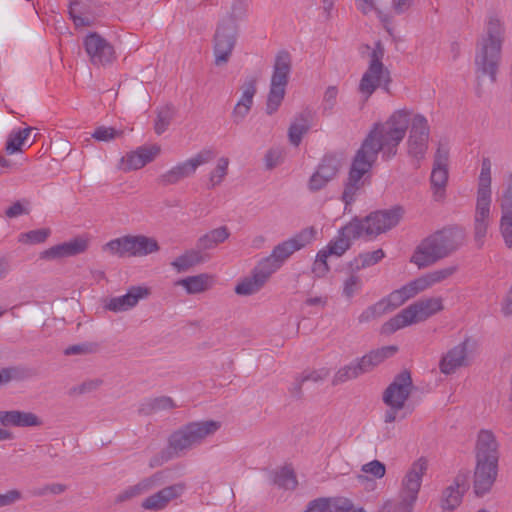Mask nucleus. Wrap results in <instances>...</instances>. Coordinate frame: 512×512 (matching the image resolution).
<instances>
[{"instance_id": "obj_62", "label": "nucleus", "mask_w": 512, "mask_h": 512, "mask_svg": "<svg viewBox=\"0 0 512 512\" xmlns=\"http://www.w3.org/2000/svg\"><path fill=\"white\" fill-rule=\"evenodd\" d=\"M122 161L125 171L138 170L145 166V161L142 160L141 156L138 155L136 151L128 153Z\"/></svg>"}, {"instance_id": "obj_17", "label": "nucleus", "mask_w": 512, "mask_h": 512, "mask_svg": "<svg viewBox=\"0 0 512 512\" xmlns=\"http://www.w3.org/2000/svg\"><path fill=\"white\" fill-rule=\"evenodd\" d=\"M150 294L151 290L146 286H131L126 294L106 299L103 307L114 313L125 312L136 307L139 301L147 299Z\"/></svg>"}, {"instance_id": "obj_23", "label": "nucleus", "mask_w": 512, "mask_h": 512, "mask_svg": "<svg viewBox=\"0 0 512 512\" xmlns=\"http://www.w3.org/2000/svg\"><path fill=\"white\" fill-rule=\"evenodd\" d=\"M469 489V472H459L454 478L453 483L448 486L442 495V507L445 510L452 511L458 507L462 501L464 493Z\"/></svg>"}, {"instance_id": "obj_32", "label": "nucleus", "mask_w": 512, "mask_h": 512, "mask_svg": "<svg viewBox=\"0 0 512 512\" xmlns=\"http://www.w3.org/2000/svg\"><path fill=\"white\" fill-rule=\"evenodd\" d=\"M396 346H385L369 352L363 357L356 360L361 373L365 374L372 371L377 365L382 363L388 357H391L397 352Z\"/></svg>"}, {"instance_id": "obj_13", "label": "nucleus", "mask_w": 512, "mask_h": 512, "mask_svg": "<svg viewBox=\"0 0 512 512\" xmlns=\"http://www.w3.org/2000/svg\"><path fill=\"white\" fill-rule=\"evenodd\" d=\"M472 341L470 338H465L459 344L453 346L439 361V370L442 374L451 375L462 367H467L471 362V347Z\"/></svg>"}, {"instance_id": "obj_11", "label": "nucleus", "mask_w": 512, "mask_h": 512, "mask_svg": "<svg viewBox=\"0 0 512 512\" xmlns=\"http://www.w3.org/2000/svg\"><path fill=\"white\" fill-rule=\"evenodd\" d=\"M83 45L93 66L106 67L116 59L113 45L96 32L88 34Z\"/></svg>"}, {"instance_id": "obj_15", "label": "nucleus", "mask_w": 512, "mask_h": 512, "mask_svg": "<svg viewBox=\"0 0 512 512\" xmlns=\"http://www.w3.org/2000/svg\"><path fill=\"white\" fill-rule=\"evenodd\" d=\"M413 388L411 373L403 370L397 374L393 381L383 392V402L393 404L396 408H404Z\"/></svg>"}, {"instance_id": "obj_4", "label": "nucleus", "mask_w": 512, "mask_h": 512, "mask_svg": "<svg viewBox=\"0 0 512 512\" xmlns=\"http://www.w3.org/2000/svg\"><path fill=\"white\" fill-rule=\"evenodd\" d=\"M491 161L482 159L481 171L478 178L476 207L473 217V239L478 248H482L491 223Z\"/></svg>"}, {"instance_id": "obj_46", "label": "nucleus", "mask_w": 512, "mask_h": 512, "mask_svg": "<svg viewBox=\"0 0 512 512\" xmlns=\"http://www.w3.org/2000/svg\"><path fill=\"white\" fill-rule=\"evenodd\" d=\"M384 256L385 253L382 249H377L373 252L362 253L350 262V267L353 270H361L378 263L384 258Z\"/></svg>"}, {"instance_id": "obj_43", "label": "nucleus", "mask_w": 512, "mask_h": 512, "mask_svg": "<svg viewBox=\"0 0 512 512\" xmlns=\"http://www.w3.org/2000/svg\"><path fill=\"white\" fill-rule=\"evenodd\" d=\"M33 128L26 127L24 129L13 130L6 141L5 150L9 155L15 154L17 152L22 151L21 147L28 140L29 135L31 134Z\"/></svg>"}, {"instance_id": "obj_35", "label": "nucleus", "mask_w": 512, "mask_h": 512, "mask_svg": "<svg viewBox=\"0 0 512 512\" xmlns=\"http://www.w3.org/2000/svg\"><path fill=\"white\" fill-rule=\"evenodd\" d=\"M194 175L187 161L179 162L166 172L160 174L156 181L160 186L167 187L175 185L180 181Z\"/></svg>"}, {"instance_id": "obj_30", "label": "nucleus", "mask_w": 512, "mask_h": 512, "mask_svg": "<svg viewBox=\"0 0 512 512\" xmlns=\"http://www.w3.org/2000/svg\"><path fill=\"white\" fill-rule=\"evenodd\" d=\"M273 273L272 269H267L261 262L254 268L253 273L250 277L243 279L235 287V293L238 295H252L258 292L264 284L267 282L269 277Z\"/></svg>"}, {"instance_id": "obj_16", "label": "nucleus", "mask_w": 512, "mask_h": 512, "mask_svg": "<svg viewBox=\"0 0 512 512\" xmlns=\"http://www.w3.org/2000/svg\"><path fill=\"white\" fill-rule=\"evenodd\" d=\"M427 469V460L423 457L419 458L411 465L403 478L401 498L405 499L408 505L415 503L421 487L422 477L425 475Z\"/></svg>"}, {"instance_id": "obj_5", "label": "nucleus", "mask_w": 512, "mask_h": 512, "mask_svg": "<svg viewBox=\"0 0 512 512\" xmlns=\"http://www.w3.org/2000/svg\"><path fill=\"white\" fill-rule=\"evenodd\" d=\"M443 309L444 305L441 297L420 299L385 322L382 325L381 332L383 334L394 333L408 325L425 321Z\"/></svg>"}, {"instance_id": "obj_19", "label": "nucleus", "mask_w": 512, "mask_h": 512, "mask_svg": "<svg viewBox=\"0 0 512 512\" xmlns=\"http://www.w3.org/2000/svg\"><path fill=\"white\" fill-rule=\"evenodd\" d=\"M407 300L401 289L394 290L386 298L366 308L358 317L360 323H366L400 307Z\"/></svg>"}, {"instance_id": "obj_22", "label": "nucleus", "mask_w": 512, "mask_h": 512, "mask_svg": "<svg viewBox=\"0 0 512 512\" xmlns=\"http://www.w3.org/2000/svg\"><path fill=\"white\" fill-rule=\"evenodd\" d=\"M498 475V464L478 462L474 470L473 488L478 497L488 493Z\"/></svg>"}, {"instance_id": "obj_47", "label": "nucleus", "mask_w": 512, "mask_h": 512, "mask_svg": "<svg viewBox=\"0 0 512 512\" xmlns=\"http://www.w3.org/2000/svg\"><path fill=\"white\" fill-rule=\"evenodd\" d=\"M274 483L286 490H293L297 487L298 481L294 470L289 466H284L275 473Z\"/></svg>"}, {"instance_id": "obj_63", "label": "nucleus", "mask_w": 512, "mask_h": 512, "mask_svg": "<svg viewBox=\"0 0 512 512\" xmlns=\"http://www.w3.org/2000/svg\"><path fill=\"white\" fill-rule=\"evenodd\" d=\"M362 471L371 474L376 478H382L386 473V468L382 462L373 460L367 464H364L362 466Z\"/></svg>"}, {"instance_id": "obj_45", "label": "nucleus", "mask_w": 512, "mask_h": 512, "mask_svg": "<svg viewBox=\"0 0 512 512\" xmlns=\"http://www.w3.org/2000/svg\"><path fill=\"white\" fill-rule=\"evenodd\" d=\"M340 167L341 159L336 155L328 154L323 157L316 171L331 181L336 177Z\"/></svg>"}, {"instance_id": "obj_38", "label": "nucleus", "mask_w": 512, "mask_h": 512, "mask_svg": "<svg viewBox=\"0 0 512 512\" xmlns=\"http://www.w3.org/2000/svg\"><path fill=\"white\" fill-rule=\"evenodd\" d=\"M230 232L226 226L213 229L201 236L196 243V247L202 252L215 248L220 243L228 239Z\"/></svg>"}, {"instance_id": "obj_41", "label": "nucleus", "mask_w": 512, "mask_h": 512, "mask_svg": "<svg viewBox=\"0 0 512 512\" xmlns=\"http://www.w3.org/2000/svg\"><path fill=\"white\" fill-rule=\"evenodd\" d=\"M205 261V257L202 252L196 247V249L187 250L184 254L178 256L171 265L178 272H185L189 270L191 267L203 263Z\"/></svg>"}, {"instance_id": "obj_57", "label": "nucleus", "mask_w": 512, "mask_h": 512, "mask_svg": "<svg viewBox=\"0 0 512 512\" xmlns=\"http://www.w3.org/2000/svg\"><path fill=\"white\" fill-rule=\"evenodd\" d=\"M400 289L406 300H409L418 295L419 293L427 290L421 276L410 281L406 285L402 286Z\"/></svg>"}, {"instance_id": "obj_14", "label": "nucleus", "mask_w": 512, "mask_h": 512, "mask_svg": "<svg viewBox=\"0 0 512 512\" xmlns=\"http://www.w3.org/2000/svg\"><path fill=\"white\" fill-rule=\"evenodd\" d=\"M434 233L424 238L414 250L410 262L419 269L429 267L447 258Z\"/></svg>"}, {"instance_id": "obj_55", "label": "nucleus", "mask_w": 512, "mask_h": 512, "mask_svg": "<svg viewBox=\"0 0 512 512\" xmlns=\"http://www.w3.org/2000/svg\"><path fill=\"white\" fill-rule=\"evenodd\" d=\"M99 351V345L94 342H85L67 347L65 355H88Z\"/></svg>"}, {"instance_id": "obj_9", "label": "nucleus", "mask_w": 512, "mask_h": 512, "mask_svg": "<svg viewBox=\"0 0 512 512\" xmlns=\"http://www.w3.org/2000/svg\"><path fill=\"white\" fill-rule=\"evenodd\" d=\"M403 212V209L397 206L388 210L372 212L364 219L355 217L352 220L360 226L361 237H376L395 227L400 222Z\"/></svg>"}, {"instance_id": "obj_59", "label": "nucleus", "mask_w": 512, "mask_h": 512, "mask_svg": "<svg viewBox=\"0 0 512 512\" xmlns=\"http://www.w3.org/2000/svg\"><path fill=\"white\" fill-rule=\"evenodd\" d=\"M122 133V131H118L112 127L99 126L95 129L92 137L97 141L108 142L119 137Z\"/></svg>"}, {"instance_id": "obj_42", "label": "nucleus", "mask_w": 512, "mask_h": 512, "mask_svg": "<svg viewBox=\"0 0 512 512\" xmlns=\"http://www.w3.org/2000/svg\"><path fill=\"white\" fill-rule=\"evenodd\" d=\"M458 271L457 265H450L443 268H439L436 270H432L424 275H422L423 283L425 284L427 289L431 287L443 283L453 277Z\"/></svg>"}, {"instance_id": "obj_27", "label": "nucleus", "mask_w": 512, "mask_h": 512, "mask_svg": "<svg viewBox=\"0 0 512 512\" xmlns=\"http://www.w3.org/2000/svg\"><path fill=\"white\" fill-rule=\"evenodd\" d=\"M361 228L357 222L351 220L348 224L343 226L338 235L329 242L327 248L329 252L335 256H342L352 245V241L361 237Z\"/></svg>"}, {"instance_id": "obj_20", "label": "nucleus", "mask_w": 512, "mask_h": 512, "mask_svg": "<svg viewBox=\"0 0 512 512\" xmlns=\"http://www.w3.org/2000/svg\"><path fill=\"white\" fill-rule=\"evenodd\" d=\"M448 162L449 147L446 143L440 142L434 156L433 169L430 177V182L435 189V194H437L438 191H443L447 184Z\"/></svg>"}, {"instance_id": "obj_60", "label": "nucleus", "mask_w": 512, "mask_h": 512, "mask_svg": "<svg viewBox=\"0 0 512 512\" xmlns=\"http://www.w3.org/2000/svg\"><path fill=\"white\" fill-rule=\"evenodd\" d=\"M66 489H67V486L64 485V484L53 483V484L45 485V486L40 487V488L33 489L32 490V495L36 496V497H42V496H45L47 494L58 495V494H61V493L65 492Z\"/></svg>"}, {"instance_id": "obj_24", "label": "nucleus", "mask_w": 512, "mask_h": 512, "mask_svg": "<svg viewBox=\"0 0 512 512\" xmlns=\"http://www.w3.org/2000/svg\"><path fill=\"white\" fill-rule=\"evenodd\" d=\"M447 257L460 249L466 241L465 228L459 225L446 226L434 232Z\"/></svg>"}, {"instance_id": "obj_33", "label": "nucleus", "mask_w": 512, "mask_h": 512, "mask_svg": "<svg viewBox=\"0 0 512 512\" xmlns=\"http://www.w3.org/2000/svg\"><path fill=\"white\" fill-rule=\"evenodd\" d=\"M313 507L312 512H349L353 509L351 500L345 497L318 498L309 502L308 507Z\"/></svg>"}, {"instance_id": "obj_48", "label": "nucleus", "mask_w": 512, "mask_h": 512, "mask_svg": "<svg viewBox=\"0 0 512 512\" xmlns=\"http://www.w3.org/2000/svg\"><path fill=\"white\" fill-rule=\"evenodd\" d=\"M174 116L175 108L172 105L167 104L161 107L157 112V117L154 124L156 134H163L167 130Z\"/></svg>"}, {"instance_id": "obj_26", "label": "nucleus", "mask_w": 512, "mask_h": 512, "mask_svg": "<svg viewBox=\"0 0 512 512\" xmlns=\"http://www.w3.org/2000/svg\"><path fill=\"white\" fill-rule=\"evenodd\" d=\"M495 435L489 430H481L477 437L475 457L478 462L498 464L499 450Z\"/></svg>"}, {"instance_id": "obj_40", "label": "nucleus", "mask_w": 512, "mask_h": 512, "mask_svg": "<svg viewBox=\"0 0 512 512\" xmlns=\"http://www.w3.org/2000/svg\"><path fill=\"white\" fill-rule=\"evenodd\" d=\"M310 118V112H302L290 125L288 136L290 143L294 146H298L302 140L303 135L308 132L310 128Z\"/></svg>"}, {"instance_id": "obj_52", "label": "nucleus", "mask_w": 512, "mask_h": 512, "mask_svg": "<svg viewBox=\"0 0 512 512\" xmlns=\"http://www.w3.org/2000/svg\"><path fill=\"white\" fill-rule=\"evenodd\" d=\"M229 159L226 157L219 158L215 169L210 174V187L219 185L227 174Z\"/></svg>"}, {"instance_id": "obj_28", "label": "nucleus", "mask_w": 512, "mask_h": 512, "mask_svg": "<svg viewBox=\"0 0 512 512\" xmlns=\"http://www.w3.org/2000/svg\"><path fill=\"white\" fill-rule=\"evenodd\" d=\"M89 240L84 237H76L68 242H64L41 253L42 259H60L64 257L75 256L85 252L88 248Z\"/></svg>"}, {"instance_id": "obj_6", "label": "nucleus", "mask_w": 512, "mask_h": 512, "mask_svg": "<svg viewBox=\"0 0 512 512\" xmlns=\"http://www.w3.org/2000/svg\"><path fill=\"white\" fill-rule=\"evenodd\" d=\"M292 70V56L286 50L279 51L274 60L270 89L266 102V113L274 114L280 107L285 94L286 86Z\"/></svg>"}, {"instance_id": "obj_64", "label": "nucleus", "mask_w": 512, "mask_h": 512, "mask_svg": "<svg viewBox=\"0 0 512 512\" xmlns=\"http://www.w3.org/2000/svg\"><path fill=\"white\" fill-rule=\"evenodd\" d=\"M283 160V152L279 148H272L268 150L265 155V165L267 169H273L278 166Z\"/></svg>"}, {"instance_id": "obj_44", "label": "nucleus", "mask_w": 512, "mask_h": 512, "mask_svg": "<svg viewBox=\"0 0 512 512\" xmlns=\"http://www.w3.org/2000/svg\"><path fill=\"white\" fill-rule=\"evenodd\" d=\"M250 0H231L226 15L220 21L237 24L238 21L245 19Z\"/></svg>"}, {"instance_id": "obj_10", "label": "nucleus", "mask_w": 512, "mask_h": 512, "mask_svg": "<svg viewBox=\"0 0 512 512\" xmlns=\"http://www.w3.org/2000/svg\"><path fill=\"white\" fill-rule=\"evenodd\" d=\"M238 38V24L219 21L213 36L214 64L226 65L233 53Z\"/></svg>"}, {"instance_id": "obj_54", "label": "nucleus", "mask_w": 512, "mask_h": 512, "mask_svg": "<svg viewBox=\"0 0 512 512\" xmlns=\"http://www.w3.org/2000/svg\"><path fill=\"white\" fill-rule=\"evenodd\" d=\"M50 235V229L42 228L21 234L19 241L26 244L43 243Z\"/></svg>"}, {"instance_id": "obj_51", "label": "nucleus", "mask_w": 512, "mask_h": 512, "mask_svg": "<svg viewBox=\"0 0 512 512\" xmlns=\"http://www.w3.org/2000/svg\"><path fill=\"white\" fill-rule=\"evenodd\" d=\"M103 384V380L99 378L88 379L79 385H76L69 389L68 394L70 396H80L88 394L98 390Z\"/></svg>"}, {"instance_id": "obj_12", "label": "nucleus", "mask_w": 512, "mask_h": 512, "mask_svg": "<svg viewBox=\"0 0 512 512\" xmlns=\"http://www.w3.org/2000/svg\"><path fill=\"white\" fill-rule=\"evenodd\" d=\"M410 132L407 141L408 154L418 162L425 157L428 149L429 125L427 119L416 114L410 117Z\"/></svg>"}, {"instance_id": "obj_2", "label": "nucleus", "mask_w": 512, "mask_h": 512, "mask_svg": "<svg viewBox=\"0 0 512 512\" xmlns=\"http://www.w3.org/2000/svg\"><path fill=\"white\" fill-rule=\"evenodd\" d=\"M504 34L505 29L500 19L489 17L485 30L476 43L474 64L478 83L486 76L491 83L496 82Z\"/></svg>"}, {"instance_id": "obj_49", "label": "nucleus", "mask_w": 512, "mask_h": 512, "mask_svg": "<svg viewBox=\"0 0 512 512\" xmlns=\"http://www.w3.org/2000/svg\"><path fill=\"white\" fill-rule=\"evenodd\" d=\"M360 375H362L361 368H359L357 362H351L350 364L340 368L335 373L332 379V385L337 386L349 380L356 379Z\"/></svg>"}, {"instance_id": "obj_53", "label": "nucleus", "mask_w": 512, "mask_h": 512, "mask_svg": "<svg viewBox=\"0 0 512 512\" xmlns=\"http://www.w3.org/2000/svg\"><path fill=\"white\" fill-rule=\"evenodd\" d=\"M25 371L19 367H6L0 370V387L11 381H19L25 378Z\"/></svg>"}, {"instance_id": "obj_39", "label": "nucleus", "mask_w": 512, "mask_h": 512, "mask_svg": "<svg viewBox=\"0 0 512 512\" xmlns=\"http://www.w3.org/2000/svg\"><path fill=\"white\" fill-rule=\"evenodd\" d=\"M102 250L119 258L132 257L131 234L110 240Z\"/></svg>"}, {"instance_id": "obj_50", "label": "nucleus", "mask_w": 512, "mask_h": 512, "mask_svg": "<svg viewBox=\"0 0 512 512\" xmlns=\"http://www.w3.org/2000/svg\"><path fill=\"white\" fill-rule=\"evenodd\" d=\"M500 208L502 215L512 216V172L506 177L505 188L500 200Z\"/></svg>"}, {"instance_id": "obj_8", "label": "nucleus", "mask_w": 512, "mask_h": 512, "mask_svg": "<svg viewBox=\"0 0 512 512\" xmlns=\"http://www.w3.org/2000/svg\"><path fill=\"white\" fill-rule=\"evenodd\" d=\"M315 236V228L307 227L294 237L275 246L272 253L263 259L261 263L267 269L273 268L274 273L294 252L310 244L315 239Z\"/></svg>"}, {"instance_id": "obj_29", "label": "nucleus", "mask_w": 512, "mask_h": 512, "mask_svg": "<svg viewBox=\"0 0 512 512\" xmlns=\"http://www.w3.org/2000/svg\"><path fill=\"white\" fill-rule=\"evenodd\" d=\"M241 97L236 103L231 117L235 124H240L245 117L249 114L252 105L253 99L257 92V81L255 78H248L245 80L243 85L241 86Z\"/></svg>"}, {"instance_id": "obj_61", "label": "nucleus", "mask_w": 512, "mask_h": 512, "mask_svg": "<svg viewBox=\"0 0 512 512\" xmlns=\"http://www.w3.org/2000/svg\"><path fill=\"white\" fill-rule=\"evenodd\" d=\"M361 278L358 275L351 274L345 281L343 285V294L348 299L352 298L354 294L361 287Z\"/></svg>"}, {"instance_id": "obj_31", "label": "nucleus", "mask_w": 512, "mask_h": 512, "mask_svg": "<svg viewBox=\"0 0 512 512\" xmlns=\"http://www.w3.org/2000/svg\"><path fill=\"white\" fill-rule=\"evenodd\" d=\"M0 424L5 427H38L42 425V420L32 412L19 410L0 411Z\"/></svg>"}, {"instance_id": "obj_58", "label": "nucleus", "mask_w": 512, "mask_h": 512, "mask_svg": "<svg viewBox=\"0 0 512 512\" xmlns=\"http://www.w3.org/2000/svg\"><path fill=\"white\" fill-rule=\"evenodd\" d=\"M500 234L504 240L506 247L512 250V216L501 214Z\"/></svg>"}, {"instance_id": "obj_36", "label": "nucleus", "mask_w": 512, "mask_h": 512, "mask_svg": "<svg viewBox=\"0 0 512 512\" xmlns=\"http://www.w3.org/2000/svg\"><path fill=\"white\" fill-rule=\"evenodd\" d=\"M132 257H144L160 250L158 241L154 237L143 234L131 235Z\"/></svg>"}, {"instance_id": "obj_37", "label": "nucleus", "mask_w": 512, "mask_h": 512, "mask_svg": "<svg viewBox=\"0 0 512 512\" xmlns=\"http://www.w3.org/2000/svg\"><path fill=\"white\" fill-rule=\"evenodd\" d=\"M177 405L174 400L169 396H160L155 398H150L143 403L140 404L138 408V413L143 416H149L154 413L171 410L176 408Z\"/></svg>"}, {"instance_id": "obj_56", "label": "nucleus", "mask_w": 512, "mask_h": 512, "mask_svg": "<svg viewBox=\"0 0 512 512\" xmlns=\"http://www.w3.org/2000/svg\"><path fill=\"white\" fill-rule=\"evenodd\" d=\"M215 158V152L211 149H204L194 157L186 160L192 172L195 174L199 166L209 163Z\"/></svg>"}, {"instance_id": "obj_1", "label": "nucleus", "mask_w": 512, "mask_h": 512, "mask_svg": "<svg viewBox=\"0 0 512 512\" xmlns=\"http://www.w3.org/2000/svg\"><path fill=\"white\" fill-rule=\"evenodd\" d=\"M411 112L406 109L395 111L384 123H376L357 150L349 169L342 200L345 210L356 199L366 183L377 161L378 154L389 160L397 154V148L404 139L410 124Z\"/></svg>"}, {"instance_id": "obj_3", "label": "nucleus", "mask_w": 512, "mask_h": 512, "mask_svg": "<svg viewBox=\"0 0 512 512\" xmlns=\"http://www.w3.org/2000/svg\"><path fill=\"white\" fill-rule=\"evenodd\" d=\"M221 428V423L215 420L189 422L175 430L168 438L167 456L162 460L153 458L150 467H156L171 458L186 454L189 450L201 445L208 437L214 435Z\"/></svg>"}, {"instance_id": "obj_18", "label": "nucleus", "mask_w": 512, "mask_h": 512, "mask_svg": "<svg viewBox=\"0 0 512 512\" xmlns=\"http://www.w3.org/2000/svg\"><path fill=\"white\" fill-rule=\"evenodd\" d=\"M185 490L186 485L183 482L166 486L153 493L152 495L146 497L142 501L141 507L149 511L164 510L172 501L180 498Z\"/></svg>"}, {"instance_id": "obj_34", "label": "nucleus", "mask_w": 512, "mask_h": 512, "mask_svg": "<svg viewBox=\"0 0 512 512\" xmlns=\"http://www.w3.org/2000/svg\"><path fill=\"white\" fill-rule=\"evenodd\" d=\"M214 283V277L207 273H201L194 276H188L176 282L177 286H181L188 294H199L209 290Z\"/></svg>"}, {"instance_id": "obj_7", "label": "nucleus", "mask_w": 512, "mask_h": 512, "mask_svg": "<svg viewBox=\"0 0 512 512\" xmlns=\"http://www.w3.org/2000/svg\"><path fill=\"white\" fill-rule=\"evenodd\" d=\"M384 47L381 42H377L375 48L370 53V60L367 70L362 75L358 90L364 95V101L380 87L386 91L391 83V75L389 69L383 64Z\"/></svg>"}, {"instance_id": "obj_25", "label": "nucleus", "mask_w": 512, "mask_h": 512, "mask_svg": "<svg viewBox=\"0 0 512 512\" xmlns=\"http://www.w3.org/2000/svg\"><path fill=\"white\" fill-rule=\"evenodd\" d=\"M447 257L460 249L466 241L465 228L459 225L446 226L434 232Z\"/></svg>"}, {"instance_id": "obj_21", "label": "nucleus", "mask_w": 512, "mask_h": 512, "mask_svg": "<svg viewBox=\"0 0 512 512\" xmlns=\"http://www.w3.org/2000/svg\"><path fill=\"white\" fill-rule=\"evenodd\" d=\"M165 483V472L159 471L141 479L135 485L129 486L115 497V503L120 504L147 493Z\"/></svg>"}]
</instances>
